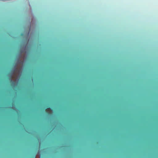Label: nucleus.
I'll list each match as a JSON object with an SVG mask.
<instances>
[{
  "mask_svg": "<svg viewBox=\"0 0 158 158\" xmlns=\"http://www.w3.org/2000/svg\"><path fill=\"white\" fill-rule=\"evenodd\" d=\"M47 109H48V110H51V109L50 108H48Z\"/></svg>",
  "mask_w": 158,
  "mask_h": 158,
  "instance_id": "1",
  "label": "nucleus"
},
{
  "mask_svg": "<svg viewBox=\"0 0 158 158\" xmlns=\"http://www.w3.org/2000/svg\"><path fill=\"white\" fill-rule=\"evenodd\" d=\"M35 158H36V157L35 156Z\"/></svg>",
  "mask_w": 158,
  "mask_h": 158,
  "instance_id": "2",
  "label": "nucleus"
}]
</instances>
